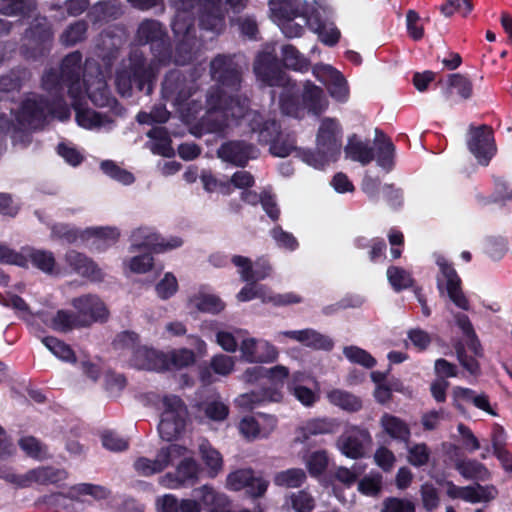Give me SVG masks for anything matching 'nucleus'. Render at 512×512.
Segmentation results:
<instances>
[{
	"label": "nucleus",
	"mask_w": 512,
	"mask_h": 512,
	"mask_svg": "<svg viewBox=\"0 0 512 512\" xmlns=\"http://www.w3.org/2000/svg\"><path fill=\"white\" fill-rule=\"evenodd\" d=\"M212 78L217 82L216 87L208 93L205 114L196 122L197 115L202 109L197 100L191 99L195 94L194 84L188 82L184 75L177 70L166 75L162 85V97L177 108L182 119L192 127L197 135L220 132L224 128L244 117H250V126L259 133L260 141L270 142V152L273 157L285 158L299 156L292 142L282 143L273 140L279 134V126L274 120L263 121L260 114L248 110V100L238 94L241 78L240 68L233 57L216 56L210 64Z\"/></svg>",
	"instance_id": "f257e3e1"
},
{
	"label": "nucleus",
	"mask_w": 512,
	"mask_h": 512,
	"mask_svg": "<svg viewBox=\"0 0 512 512\" xmlns=\"http://www.w3.org/2000/svg\"><path fill=\"white\" fill-rule=\"evenodd\" d=\"M81 62L80 52H72L67 55L62 62L60 75L55 71H48L44 74L42 79L44 89L57 91L59 87L65 85L68 88V93L74 99V105L84 96H88L97 106L109 105V90L98 65L92 60H87L81 81Z\"/></svg>",
	"instance_id": "f03ea898"
},
{
	"label": "nucleus",
	"mask_w": 512,
	"mask_h": 512,
	"mask_svg": "<svg viewBox=\"0 0 512 512\" xmlns=\"http://www.w3.org/2000/svg\"><path fill=\"white\" fill-rule=\"evenodd\" d=\"M254 72L257 78L268 86H284L285 93L280 97L282 112L296 118L301 117V108L296 105L292 97L294 84H290L286 74L276 68L274 58L269 53L258 55L254 64Z\"/></svg>",
	"instance_id": "7ed1b4c3"
},
{
	"label": "nucleus",
	"mask_w": 512,
	"mask_h": 512,
	"mask_svg": "<svg viewBox=\"0 0 512 512\" xmlns=\"http://www.w3.org/2000/svg\"><path fill=\"white\" fill-rule=\"evenodd\" d=\"M156 65L146 66L142 53L134 51L131 53L128 63L117 72L116 87L122 96H130L132 87L135 85L140 91L146 89V93L152 91V80L156 75Z\"/></svg>",
	"instance_id": "20e7f679"
},
{
	"label": "nucleus",
	"mask_w": 512,
	"mask_h": 512,
	"mask_svg": "<svg viewBox=\"0 0 512 512\" xmlns=\"http://www.w3.org/2000/svg\"><path fill=\"white\" fill-rule=\"evenodd\" d=\"M161 418L158 425L160 437L166 441L178 438L184 431L188 411L187 407L179 396L164 395L159 404Z\"/></svg>",
	"instance_id": "39448f33"
},
{
	"label": "nucleus",
	"mask_w": 512,
	"mask_h": 512,
	"mask_svg": "<svg viewBox=\"0 0 512 512\" xmlns=\"http://www.w3.org/2000/svg\"><path fill=\"white\" fill-rule=\"evenodd\" d=\"M54 114V108L43 98L36 96L27 98L15 114L17 125L13 135L14 142L16 143L22 137L28 142L29 134L26 131L40 128L47 117Z\"/></svg>",
	"instance_id": "423d86ee"
},
{
	"label": "nucleus",
	"mask_w": 512,
	"mask_h": 512,
	"mask_svg": "<svg viewBox=\"0 0 512 512\" xmlns=\"http://www.w3.org/2000/svg\"><path fill=\"white\" fill-rule=\"evenodd\" d=\"M82 496H90L95 501L106 500L105 508L112 509L113 503L117 501L116 497L111 496V492L104 486L91 484V483H79L72 486L67 494L54 493L44 498L45 503L56 507H62L69 509L67 500H72L82 503Z\"/></svg>",
	"instance_id": "0eeeda50"
},
{
	"label": "nucleus",
	"mask_w": 512,
	"mask_h": 512,
	"mask_svg": "<svg viewBox=\"0 0 512 512\" xmlns=\"http://www.w3.org/2000/svg\"><path fill=\"white\" fill-rule=\"evenodd\" d=\"M189 450L184 456L178 458L180 461L173 472H167L158 478L162 487L171 490L194 486L200 480L202 469L199 463L189 456Z\"/></svg>",
	"instance_id": "6e6552de"
},
{
	"label": "nucleus",
	"mask_w": 512,
	"mask_h": 512,
	"mask_svg": "<svg viewBox=\"0 0 512 512\" xmlns=\"http://www.w3.org/2000/svg\"><path fill=\"white\" fill-rule=\"evenodd\" d=\"M130 241V252L143 250L147 253H162L176 249L183 244L181 238H163L149 227L135 229L131 234Z\"/></svg>",
	"instance_id": "1a4fd4ad"
},
{
	"label": "nucleus",
	"mask_w": 512,
	"mask_h": 512,
	"mask_svg": "<svg viewBox=\"0 0 512 512\" xmlns=\"http://www.w3.org/2000/svg\"><path fill=\"white\" fill-rule=\"evenodd\" d=\"M187 453V448L178 444H170L161 448L155 459L139 457L134 462L135 471L145 477L164 471L168 466Z\"/></svg>",
	"instance_id": "9d476101"
},
{
	"label": "nucleus",
	"mask_w": 512,
	"mask_h": 512,
	"mask_svg": "<svg viewBox=\"0 0 512 512\" xmlns=\"http://www.w3.org/2000/svg\"><path fill=\"white\" fill-rule=\"evenodd\" d=\"M440 274L437 277V287L440 294L447 292L450 300L460 309L469 310L470 303L461 288V279L455 269L443 257L437 259Z\"/></svg>",
	"instance_id": "9b49d317"
},
{
	"label": "nucleus",
	"mask_w": 512,
	"mask_h": 512,
	"mask_svg": "<svg viewBox=\"0 0 512 512\" xmlns=\"http://www.w3.org/2000/svg\"><path fill=\"white\" fill-rule=\"evenodd\" d=\"M343 129L335 118L325 117L321 120L317 136L316 147L324 156L337 154L342 147Z\"/></svg>",
	"instance_id": "f8f14e48"
},
{
	"label": "nucleus",
	"mask_w": 512,
	"mask_h": 512,
	"mask_svg": "<svg viewBox=\"0 0 512 512\" xmlns=\"http://www.w3.org/2000/svg\"><path fill=\"white\" fill-rule=\"evenodd\" d=\"M312 73L315 78L324 84L330 96L338 102L345 103L349 98V87L344 76L328 64H317Z\"/></svg>",
	"instance_id": "ddd939ff"
},
{
	"label": "nucleus",
	"mask_w": 512,
	"mask_h": 512,
	"mask_svg": "<svg viewBox=\"0 0 512 512\" xmlns=\"http://www.w3.org/2000/svg\"><path fill=\"white\" fill-rule=\"evenodd\" d=\"M371 443L372 437L367 429L351 426L340 435L337 447L347 457L357 459L364 456Z\"/></svg>",
	"instance_id": "4468645a"
},
{
	"label": "nucleus",
	"mask_w": 512,
	"mask_h": 512,
	"mask_svg": "<svg viewBox=\"0 0 512 512\" xmlns=\"http://www.w3.org/2000/svg\"><path fill=\"white\" fill-rule=\"evenodd\" d=\"M226 488L231 491L247 489L248 495L253 498L262 497L269 486V482L254 475L252 469H238L228 474Z\"/></svg>",
	"instance_id": "2eb2a0df"
},
{
	"label": "nucleus",
	"mask_w": 512,
	"mask_h": 512,
	"mask_svg": "<svg viewBox=\"0 0 512 512\" xmlns=\"http://www.w3.org/2000/svg\"><path fill=\"white\" fill-rule=\"evenodd\" d=\"M71 305L77 311L82 327L94 322L104 321L108 318V309L103 301L96 295L87 294L72 299Z\"/></svg>",
	"instance_id": "dca6fc26"
},
{
	"label": "nucleus",
	"mask_w": 512,
	"mask_h": 512,
	"mask_svg": "<svg viewBox=\"0 0 512 512\" xmlns=\"http://www.w3.org/2000/svg\"><path fill=\"white\" fill-rule=\"evenodd\" d=\"M468 149L476 158L492 159L496 156V145L491 128L480 126L471 128L467 140Z\"/></svg>",
	"instance_id": "f3484780"
},
{
	"label": "nucleus",
	"mask_w": 512,
	"mask_h": 512,
	"mask_svg": "<svg viewBox=\"0 0 512 512\" xmlns=\"http://www.w3.org/2000/svg\"><path fill=\"white\" fill-rule=\"evenodd\" d=\"M243 360L250 363L272 362L277 358V349L268 341L246 337L240 344Z\"/></svg>",
	"instance_id": "a211bd4d"
},
{
	"label": "nucleus",
	"mask_w": 512,
	"mask_h": 512,
	"mask_svg": "<svg viewBox=\"0 0 512 512\" xmlns=\"http://www.w3.org/2000/svg\"><path fill=\"white\" fill-rule=\"evenodd\" d=\"M270 11L273 20L276 23L287 19H295L296 17H304L306 22L308 16L315 9L308 3H303L301 0H270L269 1Z\"/></svg>",
	"instance_id": "6ab92c4d"
},
{
	"label": "nucleus",
	"mask_w": 512,
	"mask_h": 512,
	"mask_svg": "<svg viewBox=\"0 0 512 512\" xmlns=\"http://www.w3.org/2000/svg\"><path fill=\"white\" fill-rule=\"evenodd\" d=\"M277 420L274 416L260 414L257 418L252 416L244 417L240 424L241 434L248 440L268 437L275 429Z\"/></svg>",
	"instance_id": "aec40b11"
},
{
	"label": "nucleus",
	"mask_w": 512,
	"mask_h": 512,
	"mask_svg": "<svg viewBox=\"0 0 512 512\" xmlns=\"http://www.w3.org/2000/svg\"><path fill=\"white\" fill-rule=\"evenodd\" d=\"M496 489L492 486H473L459 487L452 482H447V495L452 499H462L467 502L477 503L489 501L496 496Z\"/></svg>",
	"instance_id": "412c9836"
},
{
	"label": "nucleus",
	"mask_w": 512,
	"mask_h": 512,
	"mask_svg": "<svg viewBox=\"0 0 512 512\" xmlns=\"http://www.w3.org/2000/svg\"><path fill=\"white\" fill-rule=\"evenodd\" d=\"M232 263L239 269L238 272L241 275L243 281H260L265 279L271 274L272 267L269 262L264 259H258L254 265L251 260L243 256H233Z\"/></svg>",
	"instance_id": "4be33fe9"
},
{
	"label": "nucleus",
	"mask_w": 512,
	"mask_h": 512,
	"mask_svg": "<svg viewBox=\"0 0 512 512\" xmlns=\"http://www.w3.org/2000/svg\"><path fill=\"white\" fill-rule=\"evenodd\" d=\"M280 336L289 337L315 350L329 351L334 346V342L329 336L324 335L311 328L279 332L277 337Z\"/></svg>",
	"instance_id": "5701e85b"
},
{
	"label": "nucleus",
	"mask_w": 512,
	"mask_h": 512,
	"mask_svg": "<svg viewBox=\"0 0 512 512\" xmlns=\"http://www.w3.org/2000/svg\"><path fill=\"white\" fill-rule=\"evenodd\" d=\"M68 477L64 469H58L51 466H42L29 470L22 474L21 488H26L32 484L48 485L56 484L66 480Z\"/></svg>",
	"instance_id": "b1692460"
},
{
	"label": "nucleus",
	"mask_w": 512,
	"mask_h": 512,
	"mask_svg": "<svg viewBox=\"0 0 512 512\" xmlns=\"http://www.w3.org/2000/svg\"><path fill=\"white\" fill-rule=\"evenodd\" d=\"M308 27L316 33L320 41L327 46H334L340 39V31L333 22L323 20L321 13L314 9L311 15L308 16L306 23Z\"/></svg>",
	"instance_id": "393cba45"
},
{
	"label": "nucleus",
	"mask_w": 512,
	"mask_h": 512,
	"mask_svg": "<svg viewBox=\"0 0 512 512\" xmlns=\"http://www.w3.org/2000/svg\"><path fill=\"white\" fill-rule=\"evenodd\" d=\"M222 160H254L259 157L258 149L244 140L229 141L218 149Z\"/></svg>",
	"instance_id": "a878e982"
},
{
	"label": "nucleus",
	"mask_w": 512,
	"mask_h": 512,
	"mask_svg": "<svg viewBox=\"0 0 512 512\" xmlns=\"http://www.w3.org/2000/svg\"><path fill=\"white\" fill-rule=\"evenodd\" d=\"M38 318L49 328L57 332H69L82 327L77 314L68 310H59L55 314L39 313Z\"/></svg>",
	"instance_id": "bb28decb"
},
{
	"label": "nucleus",
	"mask_w": 512,
	"mask_h": 512,
	"mask_svg": "<svg viewBox=\"0 0 512 512\" xmlns=\"http://www.w3.org/2000/svg\"><path fill=\"white\" fill-rule=\"evenodd\" d=\"M65 261L76 273L92 281H99L103 277L101 270L93 261L75 250L66 253Z\"/></svg>",
	"instance_id": "cd10ccee"
},
{
	"label": "nucleus",
	"mask_w": 512,
	"mask_h": 512,
	"mask_svg": "<svg viewBox=\"0 0 512 512\" xmlns=\"http://www.w3.org/2000/svg\"><path fill=\"white\" fill-rule=\"evenodd\" d=\"M234 367V357L224 354H216L211 358L209 366L201 367L200 379L204 384H211L214 382V377L211 371L217 375L225 377L233 372Z\"/></svg>",
	"instance_id": "c85d7f7f"
},
{
	"label": "nucleus",
	"mask_w": 512,
	"mask_h": 512,
	"mask_svg": "<svg viewBox=\"0 0 512 512\" xmlns=\"http://www.w3.org/2000/svg\"><path fill=\"white\" fill-rule=\"evenodd\" d=\"M163 359V352L138 345L132 354L131 365L138 369L160 371L165 365Z\"/></svg>",
	"instance_id": "c756f323"
},
{
	"label": "nucleus",
	"mask_w": 512,
	"mask_h": 512,
	"mask_svg": "<svg viewBox=\"0 0 512 512\" xmlns=\"http://www.w3.org/2000/svg\"><path fill=\"white\" fill-rule=\"evenodd\" d=\"M344 151L346 157L351 160H373L374 158L370 139L358 133L348 135Z\"/></svg>",
	"instance_id": "7c9ffc66"
},
{
	"label": "nucleus",
	"mask_w": 512,
	"mask_h": 512,
	"mask_svg": "<svg viewBox=\"0 0 512 512\" xmlns=\"http://www.w3.org/2000/svg\"><path fill=\"white\" fill-rule=\"evenodd\" d=\"M379 423L383 432L391 439L403 443L409 442L411 430L403 419L389 413H384Z\"/></svg>",
	"instance_id": "2f4dec72"
},
{
	"label": "nucleus",
	"mask_w": 512,
	"mask_h": 512,
	"mask_svg": "<svg viewBox=\"0 0 512 512\" xmlns=\"http://www.w3.org/2000/svg\"><path fill=\"white\" fill-rule=\"evenodd\" d=\"M24 267L31 263L34 267L47 274L56 271V260L51 251L23 247Z\"/></svg>",
	"instance_id": "473e14b6"
},
{
	"label": "nucleus",
	"mask_w": 512,
	"mask_h": 512,
	"mask_svg": "<svg viewBox=\"0 0 512 512\" xmlns=\"http://www.w3.org/2000/svg\"><path fill=\"white\" fill-rule=\"evenodd\" d=\"M149 141L147 148L156 156L171 158L174 156V149L171 146V138L164 127H154L147 133Z\"/></svg>",
	"instance_id": "72a5a7b5"
},
{
	"label": "nucleus",
	"mask_w": 512,
	"mask_h": 512,
	"mask_svg": "<svg viewBox=\"0 0 512 512\" xmlns=\"http://www.w3.org/2000/svg\"><path fill=\"white\" fill-rule=\"evenodd\" d=\"M164 36V30L158 21L144 20L138 27L136 39L140 44L150 43L152 49L161 47L166 51Z\"/></svg>",
	"instance_id": "f704fd0d"
},
{
	"label": "nucleus",
	"mask_w": 512,
	"mask_h": 512,
	"mask_svg": "<svg viewBox=\"0 0 512 512\" xmlns=\"http://www.w3.org/2000/svg\"><path fill=\"white\" fill-rule=\"evenodd\" d=\"M198 452L205 464L208 476L215 478L223 469L222 455L206 439L199 440Z\"/></svg>",
	"instance_id": "c9c22d12"
},
{
	"label": "nucleus",
	"mask_w": 512,
	"mask_h": 512,
	"mask_svg": "<svg viewBox=\"0 0 512 512\" xmlns=\"http://www.w3.org/2000/svg\"><path fill=\"white\" fill-rule=\"evenodd\" d=\"M199 497L201 506H208L210 510L208 512L219 511L226 512L230 504V500L224 493L216 491L210 485H203L195 490Z\"/></svg>",
	"instance_id": "e433bc0d"
},
{
	"label": "nucleus",
	"mask_w": 512,
	"mask_h": 512,
	"mask_svg": "<svg viewBox=\"0 0 512 512\" xmlns=\"http://www.w3.org/2000/svg\"><path fill=\"white\" fill-rule=\"evenodd\" d=\"M303 104L309 112L318 115L323 113L328 107V100L319 86L310 81L304 84Z\"/></svg>",
	"instance_id": "4c0bfd02"
},
{
	"label": "nucleus",
	"mask_w": 512,
	"mask_h": 512,
	"mask_svg": "<svg viewBox=\"0 0 512 512\" xmlns=\"http://www.w3.org/2000/svg\"><path fill=\"white\" fill-rule=\"evenodd\" d=\"M281 399V393L278 391H252L238 396L235 400L236 405L243 410H253L264 402H277Z\"/></svg>",
	"instance_id": "58836bf2"
},
{
	"label": "nucleus",
	"mask_w": 512,
	"mask_h": 512,
	"mask_svg": "<svg viewBox=\"0 0 512 512\" xmlns=\"http://www.w3.org/2000/svg\"><path fill=\"white\" fill-rule=\"evenodd\" d=\"M394 162H376L374 169H369L362 183L363 191L371 198H377L379 178L393 169Z\"/></svg>",
	"instance_id": "ea45409f"
},
{
	"label": "nucleus",
	"mask_w": 512,
	"mask_h": 512,
	"mask_svg": "<svg viewBox=\"0 0 512 512\" xmlns=\"http://www.w3.org/2000/svg\"><path fill=\"white\" fill-rule=\"evenodd\" d=\"M453 398L456 403L460 401L470 402L476 408L483 410L492 416L497 415L490 404L488 396L484 393L476 394L475 391L471 389L457 386L453 388Z\"/></svg>",
	"instance_id": "a19ab883"
},
{
	"label": "nucleus",
	"mask_w": 512,
	"mask_h": 512,
	"mask_svg": "<svg viewBox=\"0 0 512 512\" xmlns=\"http://www.w3.org/2000/svg\"><path fill=\"white\" fill-rule=\"evenodd\" d=\"M76 111V121L83 128L110 129L112 127V120L102 113L80 108H76Z\"/></svg>",
	"instance_id": "79ce46f5"
},
{
	"label": "nucleus",
	"mask_w": 512,
	"mask_h": 512,
	"mask_svg": "<svg viewBox=\"0 0 512 512\" xmlns=\"http://www.w3.org/2000/svg\"><path fill=\"white\" fill-rule=\"evenodd\" d=\"M164 364L162 370H180L195 362V353L187 348L173 349L163 353Z\"/></svg>",
	"instance_id": "37998d69"
},
{
	"label": "nucleus",
	"mask_w": 512,
	"mask_h": 512,
	"mask_svg": "<svg viewBox=\"0 0 512 512\" xmlns=\"http://www.w3.org/2000/svg\"><path fill=\"white\" fill-rule=\"evenodd\" d=\"M305 380L306 376L303 373H295L288 384V390L303 405L311 406L316 402L317 396L304 385Z\"/></svg>",
	"instance_id": "c03bdc74"
},
{
	"label": "nucleus",
	"mask_w": 512,
	"mask_h": 512,
	"mask_svg": "<svg viewBox=\"0 0 512 512\" xmlns=\"http://www.w3.org/2000/svg\"><path fill=\"white\" fill-rule=\"evenodd\" d=\"M330 403L350 412H356L362 408V401L357 396L340 389H333L327 393Z\"/></svg>",
	"instance_id": "a18cd8bd"
},
{
	"label": "nucleus",
	"mask_w": 512,
	"mask_h": 512,
	"mask_svg": "<svg viewBox=\"0 0 512 512\" xmlns=\"http://www.w3.org/2000/svg\"><path fill=\"white\" fill-rule=\"evenodd\" d=\"M374 157L378 160H392L395 154V146L391 139L387 137L381 130H374L373 145Z\"/></svg>",
	"instance_id": "49530a36"
},
{
	"label": "nucleus",
	"mask_w": 512,
	"mask_h": 512,
	"mask_svg": "<svg viewBox=\"0 0 512 512\" xmlns=\"http://www.w3.org/2000/svg\"><path fill=\"white\" fill-rule=\"evenodd\" d=\"M306 480V473L300 468H291L275 474L274 483L286 488L300 487Z\"/></svg>",
	"instance_id": "de8ad7c7"
},
{
	"label": "nucleus",
	"mask_w": 512,
	"mask_h": 512,
	"mask_svg": "<svg viewBox=\"0 0 512 512\" xmlns=\"http://www.w3.org/2000/svg\"><path fill=\"white\" fill-rule=\"evenodd\" d=\"M52 32L45 17H36L26 31V38L39 44L50 41Z\"/></svg>",
	"instance_id": "09e8293b"
},
{
	"label": "nucleus",
	"mask_w": 512,
	"mask_h": 512,
	"mask_svg": "<svg viewBox=\"0 0 512 512\" xmlns=\"http://www.w3.org/2000/svg\"><path fill=\"white\" fill-rule=\"evenodd\" d=\"M454 320L456 325L462 331L464 337L467 340L468 346L476 354H480V343L472 326V323L467 315L463 313L454 314Z\"/></svg>",
	"instance_id": "8fccbe9b"
},
{
	"label": "nucleus",
	"mask_w": 512,
	"mask_h": 512,
	"mask_svg": "<svg viewBox=\"0 0 512 512\" xmlns=\"http://www.w3.org/2000/svg\"><path fill=\"white\" fill-rule=\"evenodd\" d=\"M100 170L109 178L123 185H130L135 181L133 173L120 166L117 162H101Z\"/></svg>",
	"instance_id": "3c124183"
},
{
	"label": "nucleus",
	"mask_w": 512,
	"mask_h": 512,
	"mask_svg": "<svg viewBox=\"0 0 512 512\" xmlns=\"http://www.w3.org/2000/svg\"><path fill=\"white\" fill-rule=\"evenodd\" d=\"M457 470L466 479L484 481L489 477L486 467L476 460H463L457 463Z\"/></svg>",
	"instance_id": "603ef678"
},
{
	"label": "nucleus",
	"mask_w": 512,
	"mask_h": 512,
	"mask_svg": "<svg viewBox=\"0 0 512 512\" xmlns=\"http://www.w3.org/2000/svg\"><path fill=\"white\" fill-rule=\"evenodd\" d=\"M190 303L199 311L212 314L219 313L225 307L223 301L216 295L212 294L194 296L190 299Z\"/></svg>",
	"instance_id": "864d4df0"
},
{
	"label": "nucleus",
	"mask_w": 512,
	"mask_h": 512,
	"mask_svg": "<svg viewBox=\"0 0 512 512\" xmlns=\"http://www.w3.org/2000/svg\"><path fill=\"white\" fill-rule=\"evenodd\" d=\"M42 343L51 351L53 355L59 358L62 361L66 362H74L76 360L75 354L71 347L64 343L63 341L52 337H44L42 338Z\"/></svg>",
	"instance_id": "5fc2aeb1"
},
{
	"label": "nucleus",
	"mask_w": 512,
	"mask_h": 512,
	"mask_svg": "<svg viewBox=\"0 0 512 512\" xmlns=\"http://www.w3.org/2000/svg\"><path fill=\"white\" fill-rule=\"evenodd\" d=\"M199 409L212 421H223L229 414L228 406L219 397L202 403Z\"/></svg>",
	"instance_id": "6e6d98bb"
},
{
	"label": "nucleus",
	"mask_w": 512,
	"mask_h": 512,
	"mask_svg": "<svg viewBox=\"0 0 512 512\" xmlns=\"http://www.w3.org/2000/svg\"><path fill=\"white\" fill-rule=\"evenodd\" d=\"M284 64L295 71L304 72L309 68L308 60L301 55L298 50L291 46L285 45L282 48Z\"/></svg>",
	"instance_id": "4d7b16f0"
},
{
	"label": "nucleus",
	"mask_w": 512,
	"mask_h": 512,
	"mask_svg": "<svg viewBox=\"0 0 512 512\" xmlns=\"http://www.w3.org/2000/svg\"><path fill=\"white\" fill-rule=\"evenodd\" d=\"M387 278L395 291H401L413 284L411 274L403 268L390 266L387 269Z\"/></svg>",
	"instance_id": "13d9d810"
},
{
	"label": "nucleus",
	"mask_w": 512,
	"mask_h": 512,
	"mask_svg": "<svg viewBox=\"0 0 512 512\" xmlns=\"http://www.w3.org/2000/svg\"><path fill=\"white\" fill-rule=\"evenodd\" d=\"M246 332L243 330H235L234 332L230 331H219L216 334V341L219 346L230 353H233L237 350L239 342L242 343V339H245Z\"/></svg>",
	"instance_id": "bf43d9fd"
},
{
	"label": "nucleus",
	"mask_w": 512,
	"mask_h": 512,
	"mask_svg": "<svg viewBox=\"0 0 512 512\" xmlns=\"http://www.w3.org/2000/svg\"><path fill=\"white\" fill-rule=\"evenodd\" d=\"M19 446L31 458L42 460L48 457L46 446L35 437L27 436L21 438Z\"/></svg>",
	"instance_id": "052dcab7"
},
{
	"label": "nucleus",
	"mask_w": 512,
	"mask_h": 512,
	"mask_svg": "<svg viewBox=\"0 0 512 512\" xmlns=\"http://www.w3.org/2000/svg\"><path fill=\"white\" fill-rule=\"evenodd\" d=\"M345 357L352 363L359 364L365 368H372L376 360L366 350L357 346H347L343 349Z\"/></svg>",
	"instance_id": "680f3d73"
},
{
	"label": "nucleus",
	"mask_w": 512,
	"mask_h": 512,
	"mask_svg": "<svg viewBox=\"0 0 512 512\" xmlns=\"http://www.w3.org/2000/svg\"><path fill=\"white\" fill-rule=\"evenodd\" d=\"M431 451L425 443H416L408 447V462L414 467H422L428 464Z\"/></svg>",
	"instance_id": "e2e57ef3"
},
{
	"label": "nucleus",
	"mask_w": 512,
	"mask_h": 512,
	"mask_svg": "<svg viewBox=\"0 0 512 512\" xmlns=\"http://www.w3.org/2000/svg\"><path fill=\"white\" fill-rule=\"evenodd\" d=\"M270 236L281 249L294 251L299 246L296 237L292 233L283 230L281 226H275L272 228L270 230Z\"/></svg>",
	"instance_id": "0e129e2a"
},
{
	"label": "nucleus",
	"mask_w": 512,
	"mask_h": 512,
	"mask_svg": "<svg viewBox=\"0 0 512 512\" xmlns=\"http://www.w3.org/2000/svg\"><path fill=\"white\" fill-rule=\"evenodd\" d=\"M449 92L456 93L462 99H468L472 95V83L461 74H452L449 77Z\"/></svg>",
	"instance_id": "69168bd1"
},
{
	"label": "nucleus",
	"mask_w": 512,
	"mask_h": 512,
	"mask_svg": "<svg viewBox=\"0 0 512 512\" xmlns=\"http://www.w3.org/2000/svg\"><path fill=\"white\" fill-rule=\"evenodd\" d=\"M269 290L264 285L256 284L255 282L244 286L237 294V299L242 302L250 301L255 298L261 299L263 302H268Z\"/></svg>",
	"instance_id": "338daca9"
},
{
	"label": "nucleus",
	"mask_w": 512,
	"mask_h": 512,
	"mask_svg": "<svg viewBox=\"0 0 512 512\" xmlns=\"http://www.w3.org/2000/svg\"><path fill=\"white\" fill-rule=\"evenodd\" d=\"M200 25L205 30L220 33L225 25L224 17L219 9H213L201 15Z\"/></svg>",
	"instance_id": "774afa93"
}]
</instances>
